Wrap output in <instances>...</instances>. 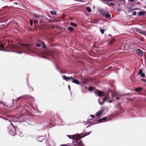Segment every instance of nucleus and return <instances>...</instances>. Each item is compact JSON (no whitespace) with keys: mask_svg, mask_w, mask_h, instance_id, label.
Returning a JSON list of instances; mask_svg holds the SVG:
<instances>
[{"mask_svg":"<svg viewBox=\"0 0 146 146\" xmlns=\"http://www.w3.org/2000/svg\"><path fill=\"white\" fill-rule=\"evenodd\" d=\"M49 123L45 121H42V119H41L37 121L36 125L37 126L40 125L41 129H42L46 127Z\"/></svg>","mask_w":146,"mask_h":146,"instance_id":"1","label":"nucleus"},{"mask_svg":"<svg viewBox=\"0 0 146 146\" xmlns=\"http://www.w3.org/2000/svg\"><path fill=\"white\" fill-rule=\"evenodd\" d=\"M7 42L6 40H4L3 41H0V51L7 52H14V51L10 50H6L4 48H5V46Z\"/></svg>","mask_w":146,"mask_h":146,"instance_id":"2","label":"nucleus"},{"mask_svg":"<svg viewBox=\"0 0 146 146\" xmlns=\"http://www.w3.org/2000/svg\"><path fill=\"white\" fill-rule=\"evenodd\" d=\"M19 44L22 46L20 47L21 49L24 50L30 51V49L29 47V45L28 44H23L19 43Z\"/></svg>","mask_w":146,"mask_h":146,"instance_id":"3","label":"nucleus"},{"mask_svg":"<svg viewBox=\"0 0 146 146\" xmlns=\"http://www.w3.org/2000/svg\"><path fill=\"white\" fill-rule=\"evenodd\" d=\"M111 117H106L99 119L98 121L99 123L104 122L109 120Z\"/></svg>","mask_w":146,"mask_h":146,"instance_id":"4","label":"nucleus"},{"mask_svg":"<svg viewBox=\"0 0 146 146\" xmlns=\"http://www.w3.org/2000/svg\"><path fill=\"white\" fill-rule=\"evenodd\" d=\"M67 136L70 139H77L79 140V139H78L79 137V135H67Z\"/></svg>","mask_w":146,"mask_h":146,"instance_id":"5","label":"nucleus"},{"mask_svg":"<svg viewBox=\"0 0 146 146\" xmlns=\"http://www.w3.org/2000/svg\"><path fill=\"white\" fill-rule=\"evenodd\" d=\"M95 93L97 94L98 96L100 97H102L104 96L105 94L102 91L99 90H96V91L94 92Z\"/></svg>","mask_w":146,"mask_h":146,"instance_id":"6","label":"nucleus"},{"mask_svg":"<svg viewBox=\"0 0 146 146\" xmlns=\"http://www.w3.org/2000/svg\"><path fill=\"white\" fill-rule=\"evenodd\" d=\"M89 119H88V121L86 122H85V123L84 124L85 125H86L88 124H89V125L86 127L87 128L89 127H90L91 125H93V124L95 125L96 124H98V122H97L96 123H94V122H92L90 121H89Z\"/></svg>","mask_w":146,"mask_h":146,"instance_id":"7","label":"nucleus"},{"mask_svg":"<svg viewBox=\"0 0 146 146\" xmlns=\"http://www.w3.org/2000/svg\"><path fill=\"white\" fill-rule=\"evenodd\" d=\"M71 79V81L72 83H74L77 85H80V83L79 80L72 77Z\"/></svg>","mask_w":146,"mask_h":146,"instance_id":"8","label":"nucleus"},{"mask_svg":"<svg viewBox=\"0 0 146 146\" xmlns=\"http://www.w3.org/2000/svg\"><path fill=\"white\" fill-rule=\"evenodd\" d=\"M72 77H67L65 75L63 76L62 78L64 80H65L66 81H69V82H70L71 80V78H72Z\"/></svg>","mask_w":146,"mask_h":146,"instance_id":"9","label":"nucleus"},{"mask_svg":"<svg viewBox=\"0 0 146 146\" xmlns=\"http://www.w3.org/2000/svg\"><path fill=\"white\" fill-rule=\"evenodd\" d=\"M15 131L16 133H17L18 134H19L20 136H22V132L20 131L19 129L17 127L15 128Z\"/></svg>","mask_w":146,"mask_h":146,"instance_id":"10","label":"nucleus"},{"mask_svg":"<svg viewBox=\"0 0 146 146\" xmlns=\"http://www.w3.org/2000/svg\"><path fill=\"white\" fill-rule=\"evenodd\" d=\"M87 83V82H84L80 84V85L81 86V87L82 89H86L87 87L85 86L84 85V84H86Z\"/></svg>","mask_w":146,"mask_h":146,"instance_id":"11","label":"nucleus"},{"mask_svg":"<svg viewBox=\"0 0 146 146\" xmlns=\"http://www.w3.org/2000/svg\"><path fill=\"white\" fill-rule=\"evenodd\" d=\"M136 52L138 54L141 56H142L143 55V52L140 49H138L137 50Z\"/></svg>","mask_w":146,"mask_h":146,"instance_id":"12","label":"nucleus"},{"mask_svg":"<svg viewBox=\"0 0 146 146\" xmlns=\"http://www.w3.org/2000/svg\"><path fill=\"white\" fill-rule=\"evenodd\" d=\"M100 14L102 15L103 16L104 15V14L106 13V11H105L103 9H100L99 10Z\"/></svg>","mask_w":146,"mask_h":146,"instance_id":"13","label":"nucleus"},{"mask_svg":"<svg viewBox=\"0 0 146 146\" xmlns=\"http://www.w3.org/2000/svg\"><path fill=\"white\" fill-rule=\"evenodd\" d=\"M108 99L107 98V97H104L103 98V101H102V103L100 102V100H98V102H99V104L100 105H102L103 104H104V102L105 101H108Z\"/></svg>","mask_w":146,"mask_h":146,"instance_id":"14","label":"nucleus"},{"mask_svg":"<svg viewBox=\"0 0 146 146\" xmlns=\"http://www.w3.org/2000/svg\"><path fill=\"white\" fill-rule=\"evenodd\" d=\"M145 12L144 11H139L137 12V15L138 16H143L145 14Z\"/></svg>","mask_w":146,"mask_h":146,"instance_id":"15","label":"nucleus"},{"mask_svg":"<svg viewBox=\"0 0 146 146\" xmlns=\"http://www.w3.org/2000/svg\"><path fill=\"white\" fill-rule=\"evenodd\" d=\"M33 15L35 17L38 18V19H39L40 17H43V16L38 15L35 13H34Z\"/></svg>","mask_w":146,"mask_h":146,"instance_id":"16","label":"nucleus"},{"mask_svg":"<svg viewBox=\"0 0 146 146\" xmlns=\"http://www.w3.org/2000/svg\"><path fill=\"white\" fill-rule=\"evenodd\" d=\"M91 131H90V132H86V133L85 134H84V135L82 137H80V136H79V138H78L79 139H80L84 137L87 136H88V135H89L90 133H91Z\"/></svg>","mask_w":146,"mask_h":146,"instance_id":"17","label":"nucleus"},{"mask_svg":"<svg viewBox=\"0 0 146 146\" xmlns=\"http://www.w3.org/2000/svg\"><path fill=\"white\" fill-rule=\"evenodd\" d=\"M142 90L143 88L140 87H138L135 89V91L137 92H141L142 91Z\"/></svg>","mask_w":146,"mask_h":146,"instance_id":"18","label":"nucleus"},{"mask_svg":"<svg viewBox=\"0 0 146 146\" xmlns=\"http://www.w3.org/2000/svg\"><path fill=\"white\" fill-rule=\"evenodd\" d=\"M77 145L80 146H84L83 143H82V142L81 140H80L79 142L75 144V146H77Z\"/></svg>","mask_w":146,"mask_h":146,"instance_id":"19","label":"nucleus"},{"mask_svg":"<svg viewBox=\"0 0 146 146\" xmlns=\"http://www.w3.org/2000/svg\"><path fill=\"white\" fill-rule=\"evenodd\" d=\"M135 30L140 34H141L142 33H143V31L140 29L135 28Z\"/></svg>","mask_w":146,"mask_h":146,"instance_id":"20","label":"nucleus"},{"mask_svg":"<svg viewBox=\"0 0 146 146\" xmlns=\"http://www.w3.org/2000/svg\"><path fill=\"white\" fill-rule=\"evenodd\" d=\"M16 132L13 131L11 130H9V133L11 135L14 136Z\"/></svg>","mask_w":146,"mask_h":146,"instance_id":"21","label":"nucleus"},{"mask_svg":"<svg viewBox=\"0 0 146 146\" xmlns=\"http://www.w3.org/2000/svg\"><path fill=\"white\" fill-rule=\"evenodd\" d=\"M103 112V110H101L97 112L96 114V116H99Z\"/></svg>","mask_w":146,"mask_h":146,"instance_id":"22","label":"nucleus"},{"mask_svg":"<svg viewBox=\"0 0 146 146\" xmlns=\"http://www.w3.org/2000/svg\"><path fill=\"white\" fill-rule=\"evenodd\" d=\"M103 17H105L106 18H109L111 17V15L110 14L106 12Z\"/></svg>","mask_w":146,"mask_h":146,"instance_id":"23","label":"nucleus"},{"mask_svg":"<svg viewBox=\"0 0 146 146\" xmlns=\"http://www.w3.org/2000/svg\"><path fill=\"white\" fill-rule=\"evenodd\" d=\"M8 120L10 121H12L14 122H20V121H19L18 120V119H9Z\"/></svg>","mask_w":146,"mask_h":146,"instance_id":"24","label":"nucleus"},{"mask_svg":"<svg viewBox=\"0 0 146 146\" xmlns=\"http://www.w3.org/2000/svg\"><path fill=\"white\" fill-rule=\"evenodd\" d=\"M67 29L70 32L73 31L74 30V29L71 27H68Z\"/></svg>","mask_w":146,"mask_h":146,"instance_id":"25","label":"nucleus"},{"mask_svg":"<svg viewBox=\"0 0 146 146\" xmlns=\"http://www.w3.org/2000/svg\"><path fill=\"white\" fill-rule=\"evenodd\" d=\"M99 21L98 20H92L90 22V23H94V24H97L98 23V22Z\"/></svg>","mask_w":146,"mask_h":146,"instance_id":"26","label":"nucleus"},{"mask_svg":"<svg viewBox=\"0 0 146 146\" xmlns=\"http://www.w3.org/2000/svg\"><path fill=\"white\" fill-rule=\"evenodd\" d=\"M40 43L42 44V48H46V46L44 43L42 41L40 42Z\"/></svg>","mask_w":146,"mask_h":146,"instance_id":"27","label":"nucleus"},{"mask_svg":"<svg viewBox=\"0 0 146 146\" xmlns=\"http://www.w3.org/2000/svg\"><path fill=\"white\" fill-rule=\"evenodd\" d=\"M38 141L40 142H42L43 140V136H40L38 138Z\"/></svg>","mask_w":146,"mask_h":146,"instance_id":"28","label":"nucleus"},{"mask_svg":"<svg viewBox=\"0 0 146 146\" xmlns=\"http://www.w3.org/2000/svg\"><path fill=\"white\" fill-rule=\"evenodd\" d=\"M70 24L71 26H73L74 27H76L78 26L76 24H75V23L73 22H71Z\"/></svg>","mask_w":146,"mask_h":146,"instance_id":"29","label":"nucleus"},{"mask_svg":"<svg viewBox=\"0 0 146 146\" xmlns=\"http://www.w3.org/2000/svg\"><path fill=\"white\" fill-rule=\"evenodd\" d=\"M50 13L51 15H56L57 14L56 12L54 11H50Z\"/></svg>","mask_w":146,"mask_h":146,"instance_id":"30","label":"nucleus"},{"mask_svg":"<svg viewBox=\"0 0 146 146\" xmlns=\"http://www.w3.org/2000/svg\"><path fill=\"white\" fill-rule=\"evenodd\" d=\"M86 9L89 13H90L92 11L91 9L88 7L86 8Z\"/></svg>","mask_w":146,"mask_h":146,"instance_id":"31","label":"nucleus"},{"mask_svg":"<svg viewBox=\"0 0 146 146\" xmlns=\"http://www.w3.org/2000/svg\"><path fill=\"white\" fill-rule=\"evenodd\" d=\"M94 88L93 87L90 86L89 87L88 90L91 91H92L94 90Z\"/></svg>","mask_w":146,"mask_h":146,"instance_id":"32","label":"nucleus"},{"mask_svg":"<svg viewBox=\"0 0 146 146\" xmlns=\"http://www.w3.org/2000/svg\"><path fill=\"white\" fill-rule=\"evenodd\" d=\"M100 31L102 34H103L104 32V29H102L101 28L100 29Z\"/></svg>","mask_w":146,"mask_h":146,"instance_id":"33","label":"nucleus"},{"mask_svg":"<svg viewBox=\"0 0 146 146\" xmlns=\"http://www.w3.org/2000/svg\"><path fill=\"white\" fill-rule=\"evenodd\" d=\"M28 86L30 89V90L32 91H33V88L31 86H29V85H28Z\"/></svg>","mask_w":146,"mask_h":146,"instance_id":"34","label":"nucleus"},{"mask_svg":"<svg viewBox=\"0 0 146 146\" xmlns=\"http://www.w3.org/2000/svg\"><path fill=\"white\" fill-rule=\"evenodd\" d=\"M140 76L142 78H144L145 77V75L143 73V72L142 73H141V74H140Z\"/></svg>","mask_w":146,"mask_h":146,"instance_id":"35","label":"nucleus"},{"mask_svg":"<svg viewBox=\"0 0 146 146\" xmlns=\"http://www.w3.org/2000/svg\"><path fill=\"white\" fill-rule=\"evenodd\" d=\"M29 23H30V26L32 27H33V22L31 20H29Z\"/></svg>","mask_w":146,"mask_h":146,"instance_id":"36","label":"nucleus"},{"mask_svg":"<svg viewBox=\"0 0 146 146\" xmlns=\"http://www.w3.org/2000/svg\"><path fill=\"white\" fill-rule=\"evenodd\" d=\"M133 11H135L136 10H141V9L138 8H135L132 9Z\"/></svg>","mask_w":146,"mask_h":146,"instance_id":"37","label":"nucleus"},{"mask_svg":"<svg viewBox=\"0 0 146 146\" xmlns=\"http://www.w3.org/2000/svg\"><path fill=\"white\" fill-rule=\"evenodd\" d=\"M143 73V71L141 69H140L139 70L138 73V74H140L141 73Z\"/></svg>","mask_w":146,"mask_h":146,"instance_id":"38","label":"nucleus"},{"mask_svg":"<svg viewBox=\"0 0 146 146\" xmlns=\"http://www.w3.org/2000/svg\"><path fill=\"white\" fill-rule=\"evenodd\" d=\"M55 67L56 69V70H58L59 71L60 70V69L58 68V67L57 66V64H55Z\"/></svg>","mask_w":146,"mask_h":146,"instance_id":"39","label":"nucleus"},{"mask_svg":"<svg viewBox=\"0 0 146 146\" xmlns=\"http://www.w3.org/2000/svg\"><path fill=\"white\" fill-rule=\"evenodd\" d=\"M45 20L47 22H49V21H50V20L48 19V18H47L46 17H45L44 18Z\"/></svg>","mask_w":146,"mask_h":146,"instance_id":"40","label":"nucleus"},{"mask_svg":"<svg viewBox=\"0 0 146 146\" xmlns=\"http://www.w3.org/2000/svg\"><path fill=\"white\" fill-rule=\"evenodd\" d=\"M141 34L142 35H144L146 36V31H143V33H142Z\"/></svg>","mask_w":146,"mask_h":146,"instance_id":"41","label":"nucleus"},{"mask_svg":"<svg viewBox=\"0 0 146 146\" xmlns=\"http://www.w3.org/2000/svg\"><path fill=\"white\" fill-rule=\"evenodd\" d=\"M16 52L18 54H21L23 52L22 51H17Z\"/></svg>","mask_w":146,"mask_h":146,"instance_id":"42","label":"nucleus"},{"mask_svg":"<svg viewBox=\"0 0 146 146\" xmlns=\"http://www.w3.org/2000/svg\"><path fill=\"white\" fill-rule=\"evenodd\" d=\"M11 125L12 126L14 127L15 129V128H16V127L15 126H14L13 123H12V121L10 122Z\"/></svg>","mask_w":146,"mask_h":146,"instance_id":"43","label":"nucleus"},{"mask_svg":"<svg viewBox=\"0 0 146 146\" xmlns=\"http://www.w3.org/2000/svg\"><path fill=\"white\" fill-rule=\"evenodd\" d=\"M136 11H134L132 13V15L133 16L136 15Z\"/></svg>","mask_w":146,"mask_h":146,"instance_id":"44","label":"nucleus"},{"mask_svg":"<svg viewBox=\"0 0 146 146\" xmlns=\"http://www.w3.org/2000/svg\"><path fill=\"white\" fill-rule=\"evenodd\" d=\"M36 46L37 47H39L40 46V45L39 43H37L36 44Z\"/></svg>","mask_w":146,"mask_h":146,"instance_id":"45","label":"nucleus"},{"mask_svg":"<svg viewBox=\"0 0 146 146\" xmlns=\"http://www.w3.org/2000/svg\"><path fill=\"white\" fill-rule=\"evenodd\" d=\"M90 116L91 117L92 119H94V115H90Z\"/></svg>","mask_w":146,"mask_h":146,"instance_id":"46","label":"nucleus"},{"mask_svg":"<svg viewBox=\"0 0 146 146\" xmlns=\"http://www.w3.org/2000/svg\"><path fill=\"white\" fill-rule=\"evenodd\" d=\"M0 118H2L3 119H5V120H6L7 119L5 118V117H3L0 116Z\"/></svg>","mask_w":146,"mask_h":146,"instance_id":"47","label":"nucleus"},{"mask_svg":"<svg viewBox=\"0 0 146 146\" xmlns=\"http://www.w3.org/2000/svg\"><path fill=\"white\" fill-rule=\"evenodd\" d=\"M29 98H32L33 99V102L34 101V98L33 97H32L31 96H29Z\"/></svg>","mask_w":146,"mask_h":146,"instance_id":"48","label":"nucleus"},{"mask_svg":"<svg viewBox=\"0 0 146 146\" xmlns=\"http://www.w3.org/2000/svg\"><path fill=\"white\" fill-rule=\"evenodd\" d=\"M77 1L80 2H84V1L82 0H78Z\"/></svg>","mask_w":146,"mask_h":146,"instance_id":"49","label":"nucleus"},{"mask_svg":"<svg viewBox=\"0 0 146 146\" xmlns=\"http://www.w3.org/2000/svg\"><path fill=\"white\" fill-rule=\"evenodd\" d=\"M141 80L142 81L144 82H146V80H145L144 79H141Z\"/></svg>","mask_w":146,"mask_h":146,"instance_id":"50","label":"nucleus"},{"mask_svg":"<svg viewBox=\"0 0 146 146\" xmlns=\"http://www.w3.org/2000/svg\"><path fill=\"white\" fill-rule=\"evenodd\" d=\"M41 57L42 58H47V59H49V58H48L46 56H41Z\"/></svg>","mask_w":146,"mask_h":146,"instance_id":"51","label":"nucleus"},{"mask_svg":"<svg viewBox=\"0 0 146 146\" xmlns=\"http://www.w3.org/2000/svg\"><path fill=\"white\" fill-rule=\"evenodd\" d=\"M34 22L35 23H37L38 22V20H37L36 21H34Z\"/></svg>","mask_w":146,"mask_h":146,"instance_id":"52","label":"nucleus"},{"mask_svg":"<svg viewBox=\"0 0 146 146\" xmlns=\"http://www.w3.org/2000/svg\"><path fill=\"white\" fill-rule=\"evenodd\" d=\"M59 72L60 73L64 74L65 73L64 72L61 71L60 70L59 71Z\"/></svg>","mask_w":146,"mask_h":146,"instance_id":"53","label":"nucleus"},{"mask_svg":"<svg viewBox=\"0 0 146 146\" xmlns=\"http://www.w3.org/2000/svg\"><path fill=\"white\" fill-rule=\"evenodd\" d=\"M2 104H3V105L4 106H6L7 107H9V106H6V105H5V103H3H3H2Z\"/></svg>","mask_w":146,"mask_h":146,"instance_id":"54","label":"nucleus"},{"mask_svg":"<svg viewBox=\"0 0 146 146\" xmlns=\"http://www.w3.org/2000/svg\"><path fill=\"white\" fill-rule=\"evenodd\" d=\"M110 4L112 6H113L115 5L113 3H110Z\"/></svg>","mask_w":146,"mask_h":146,"instance_id":"55","label":"nucleus"},{"mask_svg":"<svg viewBox=\"0 0 146 146\" xmlns=\"http://www.w3.org/2000/svg\"><path fill=\"white\" fill-rule=\"evenodd\" d=\"M108 100H108V102H109V103H111V102H112V101H113L112 100H110V101H109Z\"/></svg>","mask_w":146,"mask_h":146,"instance_id":"56","label":"nucleus"},{"mask_svg":"<svg viewBox=\"0 0 146 146\" xmlns=\"http://www.w3.org/2000/svg\"><path fill=\"white\" fill-rule=\"evenodd\" d=\"M60 146H67V145L65 144H62L60 145Z\"/></svg>","mask_w":146,"mask_h":146,"instance_id":"57","label":"nucleus"},{"mask_svg":"<svg viewBox=\"0 0 146 146\" xmlns=\"http://www.w3.org/2000/svg\"><path fill=\"white\" fill-rule=\"evenodd\" d=\"M68 88H69V90L71 91L70 88V86L69 85H68Z\"/></svg>","mask_w":146,"mask_h":146,"instance_id":"58","label":"nucleus"},{"mask_svg":"<svg viewBox=\"0 0 146 146\" xmlns=\"http://www.w3.org/2000/svg\"><path fill=\"white\" fill-rule=\"evenodd\" d=\"M113 0H104V1H112Z\"/></svg>","mask_w":146,"mask_h":146,"instance_id":"59","label":"nucleus"},{"mask_svg":"<svg viewBox=\"0 0 146 146\" xmlns=\"http://www.w3.org/2000/svg\"><path fill=\"white\" fill-rule=\"evenodd\" d=\"M137 5H139L140 4V3L138 1L136 3Z\"/></svg>","mask_w":146,"mask_h":146,"instance_id":"60","label":"nucleus"},{"mask_svg":"<svg viewBox=\"0 0 146 146\" xmlns=\"http://www.w3.org/2000/svg\"><path fill=\"white\" fill-rule=\"evenodd\" d=\"M21 97H18V98L17 99H16V101H17Z\"/></svg>","mask_w":146,"mask_h":146,"instance_id":"61","label":"nucleus"},{"mask_svg":"<svg viewBox=\"0 0 146 146\" xmlns=\"http://www.w3.org/2000/svg\"><path fill=\"white\" fill-rule=\"evenodd\" d=\"M60 125H64V123L63 122H61V123L60 124Z\"/></svg>","mask_w":146,"mask_h":146,"instance_id":"62","label":"nucleus"},{"mask_svg":"<svg viewBox=\"0 0 146 146\" xmlns=\"http://www.w3.org/2000/svg\"><path fill=\"white\" fill-rule=\"evenodd\" d=\"M82 92L84 93H85L86 92L85 91H84L83 90H82Z\"/></svg>","mask_w":146,"mask_h":146,"instance_id":"63","label":"nucleus"},{"mask_svg":"<svg viewBox=\"0 0 146 146\" xmlns=\"http://www.w3.org/2000/svg\"><path fill=\"white\" fill-rule=\"evenodd\" d=\"M14 4H16V5H18V3L17 2H15L14 3Z\"/></svg>","mask_w":146,"mask_h":146,"instance_id":"64","label":"nucleus"}]
</instances>
